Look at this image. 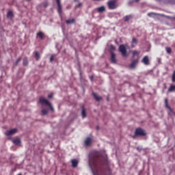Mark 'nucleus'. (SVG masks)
<instances>
[{"label": "nucleus", "mask_w": 175, "mask_h": 175, "mask_svg": "<svg viewBox=\"0 0 175 175\" xmlns=\"http://www.w3.org/2000/svg\"><path fill=\"white\" fill-rule=\"evenodd\" d=\"M133 18V16L132 15H127L124 16V21H129V20H132Z\"/></svg>", "instance_id": "6ab92c4d"}, {"label": "nucleus", "mask_w": 175, "mask_h": 175, "mask_svg": "<svg viewBox=\"0 0 175 175\" xmlns=\"http://www.w3.org/2000/svg\"><path fill=\"white\" fill-rule=\"evenodd\" d=\"M110 49H111V50H116V47L113 45L110 46Z\"/></svg>", "instance_id": "f704fd0d"}, {"label": "nucleus", "mask_w": 175, "mask_h": 175, "mask_svg": "<svg viewBox=\"0 0 175 175\" xmlns=\"http://www.w3.org/2000/svg\"><path fill=\"white\" fill-rule=\"evenodd\" d=\"M172 82L175 83V70L173 72L172 74Z\"/></svg>", "instance_id": "c756f323"}, {"label": "nucleus", "mask_w": 175, "mask_h": 175, "mask_svg": "<svg viewBox=\"0 0 175 175\" xmlns=\"http://www.w3.org/2000/svg\"><path fill=\"white\" fill-rule=\"evenodd\" d=\"M41 6H44V8H47L49 6V3L47 2H44L41 4Z\"/></svg>", "instance_id": "cd10ccee"}, {"label": "nucleus", "mask_w": 175, "mask_h": 175, "mask_svg": "<svg viewBox=\"0 0 175 175\" xmlns=\"http://www.w3.org/2000/svg\"><path fill=\"white\" fill-rule=\"evenodd\" d=\"M119 51L121 53L122 57H128L126 46H125V45H120L119 47Z\"/></svg>", "instance_id": "20e7f679"}, {"label": "nucleus", "mask_w": 175, "mask_h": 175, "mask_svg": "<svg viewBox=\"0 0 175 175\" xmlns=\"http://www.w3.org/2000/svg\"><path fill=\"white\" fill-rule=\"evenodd\" d=\"M136 43H137V40H136V38H133L132 40V47H134L135 46H133V44H136Z\"/></svg>", "instance_id": "b1692460"}, {"label": "nucleus", "mask_w": 175, "mask_h": 175, "mask_svg": "<svg viewBox=\"0 0 175 175\" xmlns=\"http://www.w3.org/2000/svg\"><path fill=\"white\" fill-rule=\"evenodd\" d=\"M135 55H139V52L137 51H133V56L135 57Z\"/></svg>", "instance_id": "c85d7f7f"}, {"label": "nucleus", "mask_w": 175, "mask_h": 175, "mask_svg": "<svg viewBox=\"0 0 175 175\" xmlns=\"http://www.w3.org/2000/svg\"><path fill=\"white\" fill-rule=\"evenodd\" d=\"M40 103L42 105H46V106H49V108L51 109V111H54V108L53 107V105L50 102H49V100L46 98H44V97H40Z\"/></svg>", "instance_id": "f03ea898"}, {"label": "nucleus", "mask_w": 175, "mask_h": 175, "mask_svg": "<svg viewBox=\"0 0 175 175\" xmlns=\"http://www.w3.org/2000/svg\"><path fill=\"white\" fill-rule=\"evenodd\" d=\"M173 91H175V85H172L168 88V92H173Z\"/></svg>", "instance_id": "412c9836"}, {"label": "nucleus", "mask_w": 175, "mask_h": 175, "mask_svg": "<svg viewBox=\"0 0 175 175\" xmlns=\"http://www.w3.org/2000/svg\"><path fill=\"white\" fill-rule=\"evenodd\" d=\"M92 95H93L94 99L96 100H97L98 102H99V100H102V97H100V96L98 95V94L93 93Z\"/></svg>", "instance_id": "ddd939ff"}, {"label": "nucleus", "mask_w": 175, "mask_h": 175, "mask_svg": "<svg viewBox=\"0 0 175 175\" xmlns=\"http://www.w3.org/2000/svg\"><path fill=\"white\" fill-rule=\"evenodd\" d=\"M13 143L16 146H20V144H21V139H20V138L13 139Z\"/></svg>", "instance_id": "2eb2a0df"}, {"label": "nucleus", "mask_w": 175, "mask_h": 175, "mask_svg": "<svg viewBox=\"0 0 175 175\" xmlns=\"http://www.w3.org/2000/svg\"><path fill=\"white\" fill-rule=\"evenodd\" d=\"M97 10L99 13H103V12H105L106 10V8L105 6H101L97 8Z\"/></svg>", "instance_id": "f3484780"}, {"label": "nucleus", "mask_w": 175, "mask_h": 175, "mask_svg": "<svg viewBox=\"0 0 175 175\" xmlns=\"http://www.w3.org/2000/svg\"><path fill=\"white\" fill-rule=\"evenodd\" d=\"M137 64H139V59L133 60L131 64H130L131 69H135Z\"/></svg>", "instance_id": "6e6552de"}, {"label": "nucleus", "mask_w": 175, "mask_h": 175, "mask_svg": "<svg viewBox=\"0 0 175 175\" xmlns=\"http://www.w3.org/2000/svg\"><path fill=\"white\" fill-rule=\"evenodd\" d=\"M165 50L168 54H170L172 53V48L170 47H167Z\"/></svg>", "instance_id": "bb28decb"}, {"label": "nucleus", "mask_w": 175, "mask_h": 175, "mask_svg": "<svg viewBox=\"0 0 175 175\" xmlns=\"http://www.w3.org/2000/svg\"><path fill=\"white\" fill-rule=\"evenodd\" d=\"M91 143H92V139L91 137H88L85 140V146H91Z\"/></svg>", "instance_id": "9b49d317"}, {"label": "nucleus", "mask_w": 175, "mask_h": 175, "mask_svg": "<svg viewBox=\"0 0 175 175\" xmlns=\"http://www.w3.org/2000/svg\"><path fill=\"white\" fill-rule=\"evenodd\" d=\"M135 2H139V0H135Z\"/></svg>", "instance_id": "58836bf2"}, {"label": "nucleus", "mask_w": 175, "mask_h": 175, "mask_svg": "<svg viewBox=\"0 0 175 175\" xmlns=\"http://www.w3.org/2000/svg\"><path fill=\"white\" fill-rule=\"evenodd\" d=\"M57 5V12L61 14L62 13V7L61 6V1L60 0H56Z\"/></svg>", "instance_id": "0eeeda50"}, {"label": "nucleus", "mask_w": 175, "mask_h": 175, "mask_svg": "<svg viewBox=\"0 0 175 175\" xmlns=\"http://www.w3.org/2000/svg\"><path fill=\"white\" fill-rule=\"evenodd\" d=\"M26 1H31V0H26Z\"/></svg>", "instance_id": "ea45409f"}, {"label": "nucleus", "mask_w": 175, "mask_h": 175, "mask_svg": "<svg viewBox=\"0 0 175 175\" xmlns=\"http://www.w3.org/2000/svg\"><path fill=\"white\" fill-rule=\"evenodd\" d=\"M13 17H14V15L13 14V11H9L7 13V18H8V20H12Z\"/></svg>", "instance_id": "9d476101"}, {"label": "nucleus", "mask_w": 175, "mask_h": 175, "mask_svg": "<svg viewBox=\"0 0 175 175\" xmlns=\"http://www.w3.org/2000/svg\"><path fill=\"white\" fill-rule=\"evenodd\" d=\"M142 62L144 65H150V59H148V56H145L142 59Z\"/></svg>", "instance_id": "1a4fd4ad"}, {"label": "nucleus", "mask_w": 175, "mask_h": 175, "mask_svg": "<svg viewBox=\"0 0 175 175\" xmlns=\"http://www.w3.org/2000/svg\"><path fill=\"white\" fill-rule=\"evenodd\" d=\"M135 135V136H146V132L141 128H138L136 129Z\"/></svg>", "instance_id": "39448f33"}, {"label": "nucleus", "mask_w": 175, "mask_h": 175, "mask_svg": "<svg viewBox=\"0 0 175 175\" xmlns=\"http://www.w3.org/2000/svg\"><path fill=\"white\" fill-rule=\"evenodd\" d=\"M21 61V58L17 59L16 62V64H14V65H17V64H18V62H20Z\"/></svg>", "instance_id": "2f4dec72"}, {"label": "nucleus", "mask_w": 175, "mask_h": 175, "mask_svg": "<svg viewBox=\"0 0 175 175\" xmlns=\"http://www.w3.org/2000/svg\"><path fill=\"white\" fill-rule=\"evenodd\" d=\"M111 61L112 62V64H116L117 63V59H116V54L114 53H111Z\"/></svg>", "instance_id": "4468645a"}, {"label": "nucleus", "mask_w": 175, "mask_h": 175, "mask_svg": "<svg viewBox=\"0 0 175 175\" xmlns=\"http://www.w3.org/2000/svg\"><path fill=\"white\" fill-rule=\"evenodd\" d=\"M89 166L94 175H100V171L98 167V163H96V159L92 158V154L89 155Z\"/></svg>", "instance_id": "f257e3e1"}, {"label": "nucleus", "mask_w": 175, "mask_h": 175, "mask_svg": "<svg viewBox=\"0 0 175 175\" xmlns=\"http://www.w3.org/2000/svg\"><path fill=\"white\" fill-rule=\"evenodd\" d=\"M72 167H77V165H79V160L73 159L71 161Z\"/></svg>", "instance_id": "f8f14e48"}, {"label": "nucleus", "mask_w": 175, "mask_h": 175, "mask_svg": "<svg viewBox=\"0 0 175 175\" xmlns=\"http://www.w3.org/2000/svg\"><path fill=\"white\" fill-rule=\"evenodd\" d=\"M81 6H83V3H79L78 5L76 6V8H81Z\"/></svg>", "instance_id": "72a5a7b5"}, {"label": "nucleus", "mask_w": 175, "mask_h": 175, "mask_svg": "<svg viewBox=\"0 0 175 175\" xmlns=\"http://www.w3.org/2000/svg\"><path fill=\"white\" fill-rule=\"evenodd\" d=\"M53 96H54V94H53V93L48 95V98H53Z\"/></svg>", "instance_id": "473e14b6"}, {"label": "nucleus", "mask_w": 175, "mask_h": 175, "mask_svg": "<svg viewBox=\"0 0 175 175\" xmlns=\"http://www.w3.org/2000/svg\"><path fill=\"white\" fill-rule=\"evenodd\" d=\"M23 65H25V66L28 65V59H24Z\"/></svg>", "instance_id": "7c9ffc66"}, {"label": "nucleus", "mask_w": 175, "mask_h": 175, "mask_svg": "<svg viewBox=\"0 0 175 175\" xmlns=\"http://www.w3.org/2000/svg\"><path fill=\"white\" fill-rule=\"evenodd\" d=\"M151 14H154V13H152V12H151V13H148V16H151Z\"/></svg>", "instance_id": "e433bc0d"}, {"label": "nucleus", "mask_w": 175, "mask_h": 175, "mask_svg": "<svg viewBox=\"0 0 175 175\" xmlns=\"http://www.w3.org/2000/svg\"><path fill=\"white\" fill-rule=\"evenodd\" d=\"M34 54L37 61L40 59V54H39V52H35Z\"/></svg>", "instance_id": "5701e85b"}, {"label": "nucleus", "mask_w": 175, "mask_h": 175, "mask_svg": "<svg viewBox=\"0 0 175 175\" xmlns=\"http://www.w3.org/2000/svg\"><path fill=\"white\" fill-rule=\"evenodd\" d=\"M15 133H17V129H12L11 130L6 131L5 133V135L6 136H12V135H14Z\"/></svg>", "instance_id": "423d86ee"}, {"label": "nucleus", "mask_w": 175, "mask_h": 175, "mask_svg": "<svg viewBox=\"0 0 175 175\" xmlns=\"http://www.w3.org/2000/svg\"><path fill=\"white\" fill-rule=\"evenodd\" d=\"M165 107H167V109H169V110H170V111H172L170 107H169V105H167V99H165Z\"/></svg>", "instance_id": "a878e982"}, {"label": "nucleus", "mask_w": 175, "mask_h": 175, "mask_svg": "<svg viewBox=\"0 0 175 175\" xmlns=\"http://www.w3.org/2000/svg\"><path fill=\"white\" fill-rule=\"evenodd\" d=\"M42 113L43 116H46V114H47L49 113V109H42Z\"/></svg>", "instance_id": "393cba45"}, {"label": "nucleus", "mask_w": 175, "mask_h": 175, "mask_svg": "<svg viewBox=\"0 0 175 175\" xmlns=\"http://www.w3.org/2000/svg\"><path fill=\"white\" fill-rule=\"evenodd\" d=\"M50 61L51 62H52V61H54V55H52L50 58Z\"/></svg>", "instance_id": "c9c22d12"}, {"label": "nucleus", "mask_w": 175, "mask_h": 175, "mask_svg": "<svg viewBox=\"0 0 175 175\" xmlns=\"http://www.w3.org/2000/svg\"><path fill=\"white\" fill-rule=\"evenodd\" d=\"M162 1L164 3H170L171 5H173L175 3V0H162Z\"/></svg>", "instance_id": "dca6fc26"}, {"label": "nucleus", "mask_w": 175, "mask_h": 175, "mask_svg": "<svg viewBox=\"0 0 175 175\" xmlns=\"http://www.w3.org/2000/svg\"><path fill=\"white\" fill-rule=\"evenodd\" d=\"M90 79H91V80H93L94 79V77H91Z\"/></svg>", "instance_id": "4c0bfd02"}, {"label": "nucleus", "mask_w": 175, "mask_h": 175, "mask_svg": "<svg viewBox=\"0 0 175 175\" xmlns=\"http://www.w3.org/2000/svg\"><path fill=\"white\" fill-rule=\"evenodd\" d=\"M81 116L83 118H85V117H87V113L85 112V109L84 107H82Z\"/></svg>", "instance_id": "a211bd4d"}, {"label": "nucleus", "mask_w": 175, "mask_h": 175, "mask_svg": "<svg viewBox=\"0 0 175 175\" xmlns=\"http://www.w3.org/2000/svg\"><path fill=\"white\" fill-rule=\"evenodd\" d=\"M75 23H76V20H75V18L68 19L66 21V24H75Z\"/></svg>", "instance_id": "aec40b11"}, {"label": "nucleus", "mask_w": 175, "mask_h": 175, "mask_svg": "<svg viewBox=\"0 0 175 175\" xmlns=\"http://www.w3.org/2000/svg\"><path fill=\"white\" fill-rule=\"evenodd\" d=\"M37 36H38L41 39H43L44 38V33H43L42 32H39L37 33Z\"/></svg>", "instance_id": "4be33fe9"}, {"label": "nucleus", "mask_w": 175, "mask_h": 175, "mask_svg": "<svg viewBox=\"0 0 175 175\" xmlns=\"http://www.w3.org/2000/svg\"><path fill=\"white\" fill-rule=\"evenodd\" d=\"M18 175H21V174H19Z\"/></svg>", "instance_id": "a19ab883"}, {"label": "nucleus", "mask_w": 175, "mask_h": 175, "mask_svg": "<svg viewBox=\"0 0 175 175\" xmlns=\"http://www.w3.org/2000/svg\"><path fill=\"white\" fill-rule=\"evenodd\" d=\"M107 5H108L109 9H111V10H114V9L117 8V6H118L117 5V2L116 1V0L109 1L107 2Z\"/></svg>", "instance_id": "7ed1b4c3"}]
</instances>
